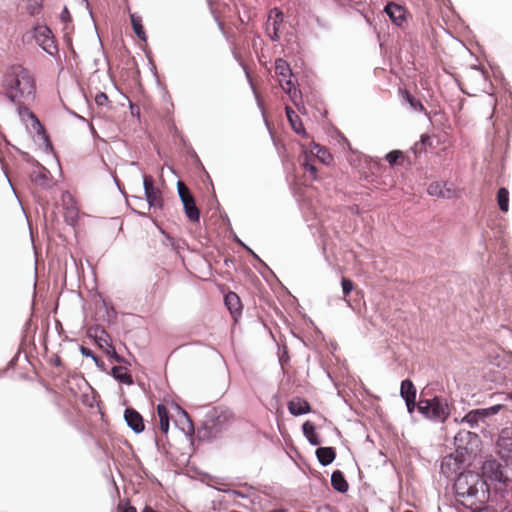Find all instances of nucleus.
I'll return each mask as SVG.
<instances>
[{
  "label": "nucleus",
  "instance_id": "393cba45",
  "mask_svg": "<svg viewBox=\"0 0 512 512\" xmlns=\"http://www.w3.org/2000/svg\"><path fill=\"white\" fill-rule=\"evenodd\" d=\"M400 394L404 400L416 398V388L410 379H405L402 381Z\"/></svg>",
  "mask_w": 512,
  "mask_h": 512
},
{
  "label": "nucleus",
  "instance_id": "5701e85b",
  "mask_svg": "<svg viewBox=\"0 0 512 512\" xmlns=\"http://www.w3.org/2000/svg\"><path fill=\"white\" fill-rule=\"evenodd\" d=\"M311 153L324 164H329L333 160V157L328 150L316 143L312 144Z\"/></svg>",
  "mask_w": 512,
  "mask_h": 512
},
{
  "label": "nucleus",
  "instance_id": "0eeeda50",
  "mask_svg": "<svg viewBox=\"0 0 512 512\" xmlns=\"http://www.w3.org/2000/svg\"><path fill=\"white\" fill-rule=\"evenodd\" d=\"M502 408L503 405L498 404L489 408L471 410L463 417L462 422H466L471 428H474L480 421H483L487 417L496 415Z\"/></svg>",
  "mask_w": 512,
  "mask_h": 512
},
{
  "label": "nucleus",
  "instance_id": "aec40b11",
  "mask_svg": "<svg viewBox=\"0 0 512 512\" xmlns=\"http://www.w3.org/2000/svg\"><path fill=\"white\" fill-rule=\"evenodd\" d=\"M331 485L335 490L341 493L347 492L349 488L348 482L340 470H336L332 473Z\"/></svg>",
  "mask_w": 512,
  "mask_h": 512
},
{
  "label": "nucleus",
  "instance_id": "bb28decb",
  "mask_svg": "<svg viewBox=\"0 0 512 512\" xmlns=\"http://www.w3.org/2000/svg\"><path fill=\"white\" fill-rule=\"evenodd\" d=\"M400 93L403 99H405L409 103L412 109L420 112L424 111V106L421 103V101L416 99L408 90L400 89Z\"/></svg>",
  "mask_w": 512,
  "mask_h": 512
},
{
  "label": "nucleus",
  "instance_id": "a19ab883",
  "mask_svg": "<svg viewBox=\"0 0 512 512\" xmlns=\"http://www.w3.org/2000/svg\"><path fill=\"white\" fill-rule=\"evenodd\" d=\"M61 18H62L63 20H65V21H66V23L68 22V20H69V18H70V13H69V11H68V9H67V8H64V10H63V12H62V14H61Z\"/></svg>",
  "mask_w": 512,
  "mask_h": 512
},
{
  "label": "nucleus",
  "instance_id": "20e7f679",
  "mask_svg": "<svg viewBox=\"0 0 512 512\" xmlns=\"http://www.w3.org/2000/svg\"><path fill=\"white\" fill-rule=\"evenodd\" d=\"M507 462V467L511 466L510 474L504 471L502 465L495 459L486 460L482 465V478L492 482L507 483L512 482V462Z\"/></svg>",
  "mask_w": 512,
  "mask_h": 512
},
{
  "label": "nucleus",
  "instance_id": "dca6fc26",
  "mask_svg": "<svg viewBox=\"0 0 512 512\" xmlns=\"http://www.w3.org/2000/svg\"><path fill=\"white\" fill-rule=\"evenodd\" d=\"M224 301L232 317L237 320V317L240 316L242 312L240 297L235 292H229L225 295Z\"/></svg>",
  "mask_w": 512,
  "mask_h": 512
},
{
  "label": "nucleus",
  "instance_id": "a878e982",
  "mask_svg": "<svg viewBox=\"0 0 512 512\" xmlns=\"http://www.w3.org/2000/svg\"><path fill=\"white\" fill-rule=\"evenodd\" d=\"M497 203L502 212L509 210V192L506 188L502 187L497 192Z\"/></svg>",
  "mask_w": 512,
  "mask_h": 512
},
{
  "label": "nucleus",
  "instance_id": "7ed1b4c3",
  "mask_svg": "<svg viewBox=\"0 0 512 512\" xmlns=\"http://www.w3.org/2000/svg\"><path fill=\"white\" fill-rule=\"evenodd\" d=\"M417 408L425 417L441 423L445 422L450 415L447 401L439 396L432 399H421Z\"/></svg>",
  "mask_w": 512,
  "mask_h": 512
},
{
  "label": "nucleus",
  "instance_id": "f8f14e48",
  "mask_svg": "<svg viewBox=\"0 0 512 512\" xmlns=\"http://www.w3.org/2000/svg\"><path fill=\"white\" fill-rule=\"evenodd\" d=\"M36 41L50 55L56 51L54 37L52 36V32L49 28L42 27L38 29L36 32Z\"/></svg>",
  "mask_w": 512,
  "mask_h": 512
},
{
  "label": "nucleus",
  "instance_id": "49530a36",
  "mask_svg": "<svg viewBox=\"0 0 512 512\" xmlns=\"http://www.w3.org/2000/svg\"><path fill=\"white\" fill-rule=\"evenodd\" d=\"M282 62H283L284 64H287L286 62H284V61H283L282 59H280V58H279V59H276L274 64H275V65H278V64H281Z\"/></svg>",
  "mask_w": 512,
  "mask_h": 512
},
{
  "label": "nucleus",
  "instance_id": "423d86ee",
  "mask_svg": "<svg viewBox=\"0 0 512 512\" xmlns=\"http://www.w3.org/2000/svg\"><path fill=\"white\" fill-rule=\"evenodd\" d=\"M143 185L145 190V196L149 204L150 209H162L163 208V197L159 188L154 186V179L151 175H144Z\"/></svg>",
  "mask_w": 512,
  "mask_h": 512
},
{
  "label": "nucleus",
  "instance_id": "39448f33",
  "mask_svg": "<svg viewBox=\"0 0 512 512\" xmlns=\"http://www.w3.org/2000/svg\"><path fill=\"white\" fill-rule=\"evenodd\" d=\"M177 189L186 217L190 222L198 223L200 219V210L196 206L194 197L189 188L182 181H178Z\"/></svg>",
  "mask_w": 512,
  "mask_h": 512
},
{
  "label": "nucleus",
  "instance_id": "f3484780",
  "mask_svg": "<svg viewBox=\"0 0 512 512\" xmlns=\"http://www.w3.org/2000/svg\"><path fill=\"white\" fill-rule=\"evenodd\" d=\"M286 115H287L288 121H289L292 129L294 130V132L303 137H308L300 117L296 114V112L292 108H290L288 106L286 107Z\"/></svg>",
  "mask_w": 512,
  "mask_h": 512
},
{
  "label": "nucleus",
  "instance_id": "58836bf2",
  "mask_svg": "<svg viewBox=\"0 0 512 512\" xmlns=\"http://www.w3.org/2000/svg\"><path fill=\"white\" fill-rule=\"evenodd\" d=\"M454 196H456V191L446 183L445 188L442 189L441 197L449 199Z\"/></svg>",
  "mask_w": 512,
  "mask_h": 512
},
{
  "label": "nucleus",
  "instance_id": "37998d69",
  "mask_svg": "<svg viewBox=\"0 0 512 512\" xmlns=\"http://www.w3.org/2000/svg\"><path fill=\"white\" fill-rule=\"evenodd\" d=\"M471 510H472V512H489V511H488V510H486V509H482V508H481V506L476 507V508L471 509Z\"/></svg>",
  "mask_w": 512,
  "mask_h": 512
},
{
  "label": "nucleus",
  "instance_id": "f03ea898",
  "mask_svg": "<svg viewBox=\"0 0 512 512\" xmlns=\"http://www.w3.org/2000/svg\"><path fill=\"white\" fill-rule=\"evenodd\" d=\"M458 501L469 509L482 506L487 498L488 487L479 473H461L454 484Z\"/></svg>",
  "mask_w": 512,
  "mask_h": 512
},
{
  "label": "nucleus",
  "instance_id": "6ab92c4d",
  "mask_svg": "<svg viewBox=\"0 0 512 512\" xmlns=\"http://www.w3.org/2000/svg\"><path fill=\"white\" fill-rule=\"evenodd\" d=\"M157 416L159 418V427L162 433L167 434L169 431V411L164 404H158L157 408Z\"/></svg>",
  "mask_w": 512,
  "mask_h": 512
},
{
  "label": "nucleus",
  "instance_id": "b1692460",
  "mask_svg": "<svg viewBox=\"0 0 512 512\" xmlns=\"http://www.w3.org/2000/svg\"><path fill=\"white\" fill-rule=\"evenodd\" d=\"M130 20H131L133 30H134L135 34L137 35V37L142 41H146L147 36H146L145 30H144V27L142 24V18L140 16H137L136 14H131Z\"/></svg>",
  "mask_w": 512,
  "mask_h": 512
},
{
  "label": "nucleus",
  "instance_id": "09e8293b",
  "mask_svg": "<svg viewBox=\"0 0 512 512\" xmlns=\"http://www.w3.org/2000/svg\"><path fill=\"white\" fill-rule=\"evenodd\" d=\"M182 413L186 418L188 417L187 413L184 410L182 411Z\"/></svg>",
  "mask_w": 512,
  "mask_h": 512
},
{
  "label": "nucleus",
  "instance_id": "f704fd0d",
  "mask_svg": "<svg viewBox=\"0 0 512 512\" xmlns=\"http://www.w3.org/2000/svg\"><path fill=\"white\" fill-rule=\"evenodd\" d=\"M304 169L310 173L313 179H317V168L309 162L308 156H306V160L303 162Z\"/></svg>",
  "mask_w": 512,
  "mask_h": 512
},
{
  "label": "nucleus",
  "instance_id": "2eb2a0df",
  "mask_svg": "<svg viewBox=\"0 0 512 512\" xmlns=\"http://www.w3.org/2000/svg\"><path fill=\"white\" fill-rule=\"evenodd\" d=\"M288 410L294 416L311 412V405L303 398L295 397L288 402Z\"/></svg>",
  "mask_w": 512,
  "mask_h": 512
},
{
  "label": "nucleus",
  "instance_id": "4c0bfd02",
  "mask_svg": "<svg viewBox=\"0 0 512 512\" xmlns=\"http://www.w3.org/2000/svg\"><path fill=\"white\" fill-rule=\"evenodd\" d=\"M80 352L83 356L90 357L94 360L95 363H98L99 358L89 348H87L85 346H80Z\"/></svg>",
  "mask_w": 512,
  "mask_h": 512
},
{
  "label": "nucleus",
  "instance_id": "ea45409f",
  "mask_svg": "<svg viewBox=\"0 0 512 512\" xmlns=\"http://www.w3.org/2000/svg\"><path fill=\"white\" fill-rule=\"evenodd\" d=\"M416 398L406 399V406L409 413H412L416 407Z\"/></svg>",
  "mask_w": 512,
  "mask_h": 512
},
{
  "label": "nucleus",
  "instance_id": "a18cd8bd",
  "mask_svg": "<svg viewBox=\"0 0 512 512\" xmlns=\"http://www.w3.org/2000/svg\"><path fill=\"white\" fill-rule=\"evenodd\" d=\"M142 512H154V510L151 507L146 506Z\"/></svg>",
  "mask_w": 512,
  "mask_h": 512
},
{
  "label": "nucleus",
  "instance_id": "a211bd4d",
  "mask_svg": "<svg viewBox=\"0 0 512 512\" xmlns=\"http://www.w3.org/2000/svg\"><path fill=\"white\" fill-rule=\"evenodd\" d=\"M316 456L323 466H327L336 458V451L333 447H319L316 450Z\"/></svg>",
  "mask_w": 512,
  "mask_h": 512
},
{
  "label": "nucleus",
  "instance_id": "72a5a7b5",
  "mask_svg": "<svg viewBox=\"0 0 512 512\" xmlns=\"http://www.w3.org/2000/svg\"><path fill=\"white\" fill-rule=\"evenodd\" d=\"M95 102L98 106L102 107H107L110 104V100L104 92H99L96 94Z\"/></svg>",
  "mask_w": 512,
  "mask_h": 512
},
{
  "label": "nucleus",
  "instance_id": "4468645a",
  "mask_svg": "<svg viewBox=\"0 0 512 512\" xmlns=\"http://www.w3.org/2000/svg\"><path fill=\"white\" fill-rule=\"evenodd\" d=\"M275 67H276L275 72L284 77L289 72L290 76H289V79L286 80L285 84L282 82L281 79L279 80V82H280V85L282 86L283 90L286 91L292 99H294L297 94V89L292 80V73H291V69H290L291 66L281 65V66H275Z\"/></svg>",
  "mask_w": 512,
  "mask_h": 512
},
{
  "label": "nucleus",
  "instance_id": "de8ad7c7",
  "mask_svg": "<svg viewBox=\"0 0 512 512\" xmlns=\"http://www.w3.org/2000/svg\"><path fill=\"white\" fill-rule=\"evenodd\" d=\"M93 61H94L95 64H97L98 62H100V59L94 58Z\"/></svg>",
  "mask_w": 512,
  "mask_h": 512
},
{
  "label": "nucleus",
  "instance_id": "4be33fe9",
  "mask_svg": "<svg viewBox=\"0 0 512 512\" xmlns=\"http://www.w3.org/2000/svg\"><path fill=\"white\" fill-rule=\"evenodd\" d=\"M302 430H303V434L305 435V437L307 438V440L309 441L310 444L316 446L321 443V440H320L318 434L316 433L315 426L313 425L312 422L306 421L302 425Z\"/></svg>",
  "mask_w": 512,
  "mask_h": 512
},
{
  "label": "nucleus",
  "instance_id": "c03bdc74",
  "mask_svg": "<svg viewBox=\"0 0 512 512\" xmlns=\"http://www.w3.org/2000/svg\"><path fill=\"white\" fill-rule=\"evenodd\" d=\"M93 50H94V52H96V53H98V54H100V55H102V56H103V53H102V49H101V47L96 46Z\"/></svg>",
  "mask_w": 512,
  "mask_h": 512
},
{
  "label": "nucleus",
  "instance_id": "ddd939ff",
  "mask_svg": "<svg viewBox=\"0 0 512 512\" xmlns=\"http://www.w3.org/2000/svg\"><path fill=\"white\" fill-rule=\"evenodd\" d=\"M124 418L127 425L136 433H141L145 429L144 420L141 414L133 408H127L124 412Z\"/></svg>",
  "mask_w": 512,
  "mask_h": 512
},
{
  "label": "nucleus",
  "instance_id": "79ce46f5",
  "mask_svg": "<svg viewBox=\"0 0 512 512\" xmlns=\"http://www.w3.org/2000/svg\"><path fill=\"white\" fill-rule=\"evenodd\" d=\"M183 430L186 431L187 433L193 432V430H194L193 424L189 419H187V428L183 427Z\"/></svg>",
  "mask_w": 512,
  "mask_h": 512
},
{
  "label": "nucleus",
  "instance_id": "7c9ffc66",
  "mask_svg": "<svg viewBox=\"0 0 512 512\" xmlns=\"http://www.w3.org/2000/svg\"><path fill=\"white\" fill-rule=\"evenodd\" d=\"M477 73H479L485 80H488L490 77V72L494 74V66H471Z\"/></svg>",
  "mask_w": 512,
  "mask_h": 512
},
{
  "label": "nucleus",
  "instance_id": "2f4dec72",
  "mask_svg": "<svg viewBox=\"0 0 512 512\" xmlns=\"http://www.w3.org/2000/svg\"><path fill=\"white\" fill-rule=\"evenodd\" d=\"M341 285L343 290V299L346 300L351 291L354 289V283L350 279L342 277Z\"/></svg>",
  "mask_w": 512,
  "mask_h": 512
},
{
  "label": "nucleus",
  "instance_id": "412c9836",
  "mask_svg": "<svg viewBox=\"0 0 512 512\" xmlns=\"http://www.w3.org/2000/svg\"><path fill=\"white\" fill-rule=\"evenodd\" d=\"M111 373L115 379L118 381L131 385L133 384V379L131 374L129 373L128 369L123 366H114L111 370Z\"/></svg>",
  "mask_w": 512,
  "mask_h": 512
},
{
  "label": "nucleus",
  "instance_id": "9d476101",
  "mask_svg": "<svg viewBox=\"0 0 512 512\" xmlns=\"http://www.w3.org/2000/svg\"><path fill=\"white\" fill-rule=\"evenodd\" d=\"M497 445L502 457H506V461L512 462V429L505 428L501 431Z\"/></svg>",
  "mask_w": 512,
  "mask_h": 512
},
{
  "label": "nucleus",
  "instance_id": "c9c22d12",
  "mask_svg": "<svg viewBox=\"0 0 512 512\" xmlns=\"http://www.w3.org/2000/svg\"><path fill=\"white\" fill-rule=\"evenodd\" d=\"M105 352L107 355L111 356L116 362L121 363L123 361V358L117 354L115 348L111 344H107Z\"/></svg>",
  "mask_w": 512,
  "mask_h": 512
},
{
  "label": "nucleus",
  "instance_id": "e433bc0d",
  "mask_svg": "<svg viewBox=\"0 0 512 512\" xmlns=\"http://www.w3.org/2000/svg\"><path fill=\"white\" fill-rule=\"evenodd\" d=\"M117 510L119 512H137V509L134 506L130 505L129 502L123 504L122 501L118 503Z\"/></svg>",
  "mask_w": 512,
  "mask_h": 512
},
{
  "label": "nucleus",
  "instance_id": "c85d7f7f",
  "mask_svg": "<svg viewBox=\"0 0 512 512\" xmlns=\"http://www.w3.org/2000/svg\"><path fill=\"white\" fill-rule=\"evenodd\" d=\"M446 183L441 182H432L428 188L427 192L431 196L441 197L442 189L445 188Z\"/></svg>",
  "mask_w": 512,
  "mask_h": 512
},
{
  "label": "nucleus",
  "instance_id": "f257e3e1",
  "mask_svg": "<svg viewBox=\"0 0 512 512\" xmlns=\"http://www.w3.org/2000/svg\"><path fill=\"white\" fill-rule=\"evenodd\" d=\"M7 97L14 103H25L34 99L35 79L24 66H9L2 81Z\"/></svg>",
  "mask_w": 512,
  "mask_h": 512
},
{
  "label": "nucleus",
  "instance_id": "8fccbe9b",
  "mask_svg": "<svg viewBox=\"0 0 512 512\" xmlns=\"http://www.w3.org/2000/svg\"><path fill=\"white\" fill-rule=\"evenodd\" d=\"M405 512H413V511H411V510H406Z\"/></svg>",
  "mask_w": 512,
  "mask_h": 512
},
{
  "label": "nucleus",
  "instance_id": "cd10ccee",
  "mask_svg": "<svg viewBox=\"0 0 512 512\" xmlns=\"http://www.w3.org/2000/svg\"><path fill=\"white\" fill-rule=\"evenodd\" d=\"M404 153L400 150H393L386 154L385 159L391 165H402L404 162Z\"/></svg>",
  "mask_w": 512,
  "mask_h": 512
},
{
  "label": "nucleus",
  "instance_id": "9b49d317",
  "mask_svg": "<svg viewBox=\"0 0 512 512\" xmlns=\"http://www.w3.org/2000/svg\"><path fill=\"white\" fill-rule=\"evenodd\" d=\"M384 11L389 16L393 24L402 27L406 23V10L403 6L395 2H389L385 6Z\"/></svg>",
  "mask_w": 512,
  "mask_h": 512
},
{
  "label": "nucleus",
  "instance_id": "c756f323",
  "mask_svg": "<svg viewBox=\"0 0 512 512\" xmlns=\"http://www.w3.org/2000/svg\"><path fill=\"white\" fill-rule=\"evenodd\" d=\"M42 8V0H28L27 11L30 15H37Z\"/></svg>",
  "mask_w": 512,
  "mask_h": 512
},
{
  "label": "nucleus",
  "instance_id": "473e14b6",
  "mask_svg": "<svg viewBox=\"0 0 512 512\" xmlns=\"http://www.w3.org/2000/svg\"><path fill=\"white\" fill-rule=\"evenodd\" d=\"M32 180L39 185H44L48 180L47 171L44 168L39 171H35L32 174Z\"/></svg>",
  "mask_w": 512,
  "mask_h": 512
},
{
  "label": "nucleus",
  "instance_id": "3c124183",
  "mask_svg": "<svg viewBox=\"0 0 512 512\" xmlns=\"http://www.w3.org/2000/svg\"><path fill=\"white\" fill-rule=\"evenodd\" d=\"M510 397L512 398V393L510 394Z\"/></svg>",
  "mask_w": 512,
  "mask_h": 512
},
{
  "label": "nucleus",
  "instance_id": "1a4fd4ad",
  "mask_svg": "<svg viewBox=\"0 0 512 512\" xmlns=\"http://www.w3.org/2000/svg\"><path fill=\"white\" fill-rule=\"evenodd\" d=\"M64 218L66 223L74 226L79 218V207L71 195L63 196Z\"/></svg>",
  "mask_w": 512,
  "mask_h": 512
},
{
  "label": "nucleus",
  "instance_id": "6e6552de",
  "mask_svg": "<svg viewBox=\"0 0 512 512\" xmlns=\"http://www.w3.org/2000/svg\"><path fill=\"white\" fill-rule=\"evenodd\" d=\"M284 16L281 10L278 8H273L268 16L265 30L267 35L272 40H278L279 38V27L283 23Z\"/></svg>",
  "mask_w": 512,
  "mask_h": 512
}]
</instances>
